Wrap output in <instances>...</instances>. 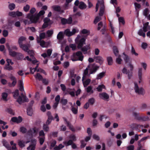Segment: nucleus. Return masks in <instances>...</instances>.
Returning a JSON list of instances; mask_svg holds the SVG:
<instances>
[{"label":"nucleus","mask_w":150,"mask_h":150,"mask_svg":"<svg viewBox=\"0 0 150 150\" xmlns=\"http://www.w3.org/2000/svg\"><path fill=\"white\" fill-rule=\"evenodd\" d=\"M99 67L94 65L90 64L84 70L82 81L84 87L87 86L88 85L91 81L89 79L87 78L89 77L90 74L95 72L98 68Z\"/></svg>","instance_id":"nucleus-1"},{"label":"nucleus","mask_w":150,"mask_h":150,"mask_svg":"<svg viewBox=\"0 0 150 150\" xmlns=\"http://www.w3.org/2000/svg\"><path fill=\"white\" fill-rule=\"evenodd\" d=\"M86 38H85L78 35L75 39V42L77 44V48L80 49L84 54L87 53L88 50L91 49L90 45H86L83 47L84 45L86 44Z\"/></svg>","instance_id":"nucleus-2"},{"label":"nucleus","mask_w":150,"mask_h":150,"mask_svg":"<svg viewBox=\"0 0 150 150\" xmlns=\"http://www.w3.org/2000/svg\"><path fill=\"white\" fill-rule=\"evenodd\" d=\"M13 94L14 98L17 99V101L20 104L28 101V99L25 96V94L23 93H21L20 96L19 95V91L18 89L14 91Z\"/></svg>","instance_id":"nucleus-3"},{"label":"nucleus","mask_w":150,"mask_h":150,"mask_svg":"<svg viewBox=\"0 0 150 150\" xmlns=\"http://www.w3.org/2000/svg\"><path fill=\"white\" fill-rule=\"evenodd\" d=\"M133 68L132 64L129 63L126 67H124L122 70V72L127 75L128 79H129L132 76V72Z\"/></svg>","instance_id":"nucleus-4"},{"label":"nucleus","mask_w":150,"mask_h":150,"mask_svg":"<svg viewBox=\"0 0 150 150\" xmlns=\"http://www.w3.org/2000/svg\"><path fill=\"white\" fill-rule=\"evenodd\" d=\"M83 57L82 52L81 51H78L73 54L71 56V59L73 61L78 60L82 61Z\"/></svg>","instance_id":"nucleus-5"},{"label":"nucleus","mask_w":150,"mask_h":150,"mask_svg":"<svg viewBox=\"0 0 150 150\" xmlns=\"http://www.w3.org/2000/svg\"><path fill=\"white\" fill-rule=\"evenodd\" d=\"M99 8H100L99 15L100 16H102L103 14L104 9V6L103 0H98L96 5V12L98 11Z\"/></svg>","instance_id":"nucleus-6"},{"label":"nucleus","mask_w":150,"mask_h":150,"mask_svg":"<svg viewBox=\"0 0 150 150\" xmlns=\"http://www.w3.org/2000/svg\"><path fill=\"white\" fill-rule=\"evenodd\" d=\"M39 136L38 137L40 144V145H42L44 143L45 138V133L43 130H41L39 132Z\"/></svg>","instance_id":"nucleus-7"},{"label":"nucleus","mask_w":150,"mask_h":150,"mask_svg":"<svg viewBox=\"0 0 150 150\" xmlns=\"http://www.w3.org/2000/svg\"><path fill=\"white\" fill-rule=\"evenodd\" d=\"M27 18L29 19L31 23H36L38 22L40 18L37 15H30V14H28Z\"/></svg>","instance_id":"nucleus-8"},{"label":"nucleus","mask_w":150,"mask_h":150,"mask_svg":"<svg viewBox=\"0 0 150 150\" xmlns=\"http://www.w3.org/2000/svg\"><path fill=\"white\" fill-rule=\"evenodd\" d=\"M31 143L27 148L28 150H35L36 148L37 140L35 139H33L31 141Z\"/></svg>","instance_id":"nucleus-9"},{"label":"nucleus","mask_w":150,"mask_h":150,"mask_svg":"<svg viewBox=\"0 0 150 150\" xmlns=\"http://www.w3.org/2000/svg\"><path fill=\"white\" fill-rule=\"evenodd\" d=\"M134 89L135 92L139 94H143L144 93V90L142 88H139L137 83H134Z\"/></svg>","instance_id":"nucleus-10"},{"label":"nucleus","mask_w":150,"mask_h":150,"mask_svg":"<svg viewBox=\"0 0 150 150\" xmlns=\"http://www.w3.org/2000/svg\"><path fill=\"white\" fill-rule=\"evenodd\" d=\"M39 64L40 62H39L37 60H33V61L32 64L36 65V66L35 68H30V71L32 74H33L35 71H37V69Z\"/></svg>","instance_id":"nucleus-11"},{"label":"nucleus","mask_w":150,"mask_h":150,"mask_svg":"<svg viewBox=\"0 0 150 150\" xmlns=\"http://www.w3.org/2000/svg\"><path fill=\"white\" fill-rule=\"evenodd\" d=\"M61 23L63 24H70L72 23V18L71 17H69L68 19L62 17H60Z\"/></svg>","instance_id":"nucleus-12"},{"label":"nucleus","mask_w":150,"mask_h":150,"mask_svg":"<svg viewBox=\"0 0 150 150\" xmlns=\"http://www.w3.org/2000/svg\"><path fill=\"white\" fill-rule=\"evenodd\" d=\"M22 120L23 119L21 116H19L18 117H13L11 119V121L17 123H19L21 122Z\"/></svg>","instance_id":"nucleus-13"},{"label":"nucleus","mask_w":150,"mask_h":150,"mask_svg":"<svg viewBox=\"0 0 150 150\" xmlns=\"http://www.w3.org/2000/svg\"><path fill=\"white\" fill-rule=\"evenodd\" d=\"M38 129L36 127H34L31 128L28 131L29 134H30L32 135H36L38 132Z\"/></svg>","instance_id":"nucleus-14"},{"label":"nucleus","mask_w":150,"mask_h":150,"mask_svg":"<svg viewBox=\"0 0 150 150\" xmlns=\"http://www.w3.org/2000/svg\"><path fill=\"white\" fill-rule=\"evenodd\" d=\"M99 97L105 100L108 101L109 98V96L106 93L103 92L100 93L99 95Z\"/></svg>","instance_id":"nucleus-15"},{"label":"nucleus","mask_w":150,"mask_h":150,"mask_svg":"<svg viewBox=\"0 0 150 150\" xmlns=\"http://www.w3.org/2000/svg\"><path fill=\"white\" fill-rule=\"evenodd\" d=\"M1 100L5 102L7 101L8 100V94L6 92L2 93Z\"/></svg>","instance_id":"nucleus-16"},{"label":"nucleus","mask_w":150,"mask_h":150,"mask_svg":"<svg viewBox=\"0 0 150 150\" xmlns=\"http://www.w3.org/2000/svg\"><path fill=\"white\" fill-rule=\"evenodd\" d=\"M44 23L42 25L43 28H45L51 23L50 19L47 18H44Z\"/></svg>","instance_id":"nucleus-17"},{"label":"nucleus","mask_w":150,"mask_h":150,"mask_svg":"<svg viewBox=\"0 0 150 150\" xmlns=\"http://www.w3.org/2000/svg\"><path fill=\"white\" fill-rule=\"evenodd\" d=\"M19 47L23 51L27 52L29 50V49L30 47V45L29 44L25 45V44H23L20 45Z\"/></svg>","instance_id":"nucleus-18"},{"label":"nucleus","mask_w":150,"mask_h":150,"mask_svg":"<svg viewBox=\"0 0 150 150\" xmlns=\"http://www.w3.org/2000/svg\"><path fill=\"white\" fill-rule=\"evenodd\" d=\"M142 68H139L138 69V75L139 81V83H140L142 80Z\"/></svg>","instance_id":"nucleus-19"},{"label":"nucleus","mask_w":150,"mask_h":150,"mask_svg":"<svg viewBox=\"0 0 150 150\" xmlns=\"http://www.w3.org/2000/svg\"><path fill=\"white\" fill-rule=\"evenodd\" d=\"M94 59L96 61L100 64H102L104 61V59L103 58L100 56H98L94 57Z\"/></svg>","instance_id":"nucleus-20"},{"label":"nucleus","mask_w":150,"mask_h":150,"mask_svg":"<svg viewBox=\"0 0 150 150\" xmlns=\"http://www.w3.org/2000/svg\"><path fill=\"white\" fill-rule=\"evenodd\" d=\"M138 120L142 121H148L150 120V119L147 116L140 115V116L138 117Z\"/></svg>","instance_id":"nucleus-21"},{"label":"nucleus","mask_w":150,"mask_h":150,"mask_svg":"<svg viewBox=\"0 0 150 150\" xmlns=\"http://www.w3.org/2000/svg\"><path fill=\"white\" fill-rule=\"evenodd\" d=\"M47 114L48 117L46 121V124L47 125H49L51 122L52 120V119L53 117L52 116L51 113L50 112H48Z\"/></svg>","instance_id":"nucleus-22"},{"label":"nucleus","mask_w":150,"mask_h":150,"mask_svg":"<svg viewBox=\"0 0 150 150\" xmlns=\"http://www.w3.org/2000/svg\"><path fill=\"white\" fill-rule=\"evenodd\" d=\"M52 52V50L50 49H48L47 51V54L46 53H44L41 54V56L44 58H45L47 56H50L51 55Z\"/></svg>","instance_id":"nucleus-23"},{"label":"nucleus","mask_w":150,"mask_h":150,"mask_svg":"<svg viewBox=\"0 0 150 150\" xmlns=\"http://www.w3.org/2000/svg\"><path fill=\"white\" fill-rule=\"evenodd\" d=\"M37 42L38 43H40L41 46L43 47H47L46 43L43 40L40 41L38 37L37 38Z\"/></svg>","instance_id":"nucleus-24"},{"label":"nucleus","mask_w":150,"mask_h":150,"mask_svg":"<svg viewBox=\"0 0 150 150\" xmlns=\"http://www.w3.org/2000/svg\"><path fill=\"white\" fill-rule=\"evenodd\" d=\"M30 141H27L25 142L23 141H19L18 142V144L19 146L21 148H23L25 146L26 144H27Z\"/></svg>","instance_id":"nucleus-25"},{"label":"nucleus","mask_w":150,"mask_h":150,"mask_svg":"<svg viewBox=\"0 0 150 150\" xmlns=\"http://www.w3.org/2000/svg\"><path fill=\"white\" fill-rule=\"evenodd\" d=\"M10 78L11 80L12 81V82L10 86H14L16 83V80L15 77L13 76H11Z\"/></svg>","instance_id":"nucleus-26"},{"label":"nucleus","mask_w":150,"mask_h":150,"mask_svg":"<svg viewBox=\"0 0 150 150\" xmlns=\"http://www.w3.org/2000/svg\"><path fill=\"white\" fill-rule=\"evenodd\" d=\"M26 40V38L24 37L21 36L20 37L18 40V43L19 45V46L23 44V42L25 41Z\"/></svg>","instance_id":"nucleus-27"},{"label":"nucleus","mask_w":150,"mask_h":150,"mask_svg":"<svg viewBox=\"0 0 150 150\" xmlns=\"http://www.w3.org/2000/svg\"><path fill=\"white\" fill-rule=\"evenodd\" d=\"M86 92L90 94H92L93 93V88L91 86H89L86 88Z\"/></svg>","instance_id":"nucleus-28"},{"label":"nucleus","mask_w":150,"mask_h":150,"mask_svg":"<svg viewBox=\"0 0 150 150\" xmlns=\"http://www.w3.org/2000/svg\"><path fill=\"white\" fill-rule=\"evenodd\" d=\"M64 34L68 37H70L72 35L71 31H70L69 29H67L64 30Z\"/></svg>","instance_id":"nucleus-29"},{"label":"nucleus","mask_w":150,"mask_h":150,"mask_svg":"<svg viewBox=\"0 0 150 150\" xmlns=\"http://www.w3.org/2000/svg\"><path fill=\"white\" fill-rule=\"evenodd\" d=\"M64 34L62 32H59L57 36V38L59 40H61L64 37Z\"/></svg>","instance_id":"nucleus-30"},{"label":"nucleus","mask_w":150,"mask_h":150,"mask_svg":"<svg viewBox=\"0 0 150 150\" xmlns=\"http://www.w3.org/2000/svg\"><path fill=\"white\" fill-rule=\"evenodd\" d=\"M105 72H103L99 73L97 75L96 79H101L105 76Z\"/></svg>","instance_id":"nucleus-31"},{"label":"nucleus","mask_w":150,"mask_h":150,"mask_svg":"<svg viewBox=\"0 0 150 150\" xmlns=\"http://www.w3.org/2000/svg\"><path fill=\"white\" fill-rule=\"evenodd\" d=\"M15 4L13 3H10L8 6V9L11 11L14 10L15 8Z\"/></svg>","instance_id":"nucleus-32"},{"label":"nucleus","mask_w":150,"mask_h":150,"mask_svg":"<svg viewBox=\"0 0 150 150\" xmlns=\"http://www.w3.org/2000/svg\"><path fill=\"white\" fill-rule=\"evenodd\" d=\"M18 83L20 90L22 91H24L23 84V81L20 80L18 82Z\"/></svg>","instance_id":"nucleus-33"},{"label":"nucleus","mask_w":150,"mask_h":150,"mask_svg":"<svg viewBox=\"0 0 150 150\" xmlns=\"http://www.w3.org/2000/svg\"><path fill=\"white\" fill-rule=\"evenodd\" d=\"M108 64L109 65H112L113 63L112 58L111 57H108L107 58Z\"/></svg>","instance_id":"nucleus-34"},{"label":"nucleus","mask_w":150,"mask_h":150,"mask_svg":"<svg viewBox=\"0 0 150 150\" xmlns=\"http://www.w3.org/2000/svg\"><path fill=\"white\" fill-rule=\"evenodd\" d=\"M105 87L104 85L103 84H101L99 85L97 88L96 89L98 91H101L103 89H105Z\"/></svg>","instance_id":"nucleus-35"},{"label":"nucleus","mask_w":150,"mask_h":150,"mask_svg":"<svg viewBox=\"0 0 150 150\" xmlns=\"http://www.w3.org/2000/svg\"><path fill=\"white\" fill-rule=\"evenodd\" d=\"M3 144L8 150H11V148L10 146L8 143L5 141L3 142Z\"/></svg>","instance_id":"nucleus-36"},{"label":"nucleus","mask_w":150,"mask_h":150,"mask_svg":"<svg viewBox=\"0 0 150 150\" xmlns=\"http://www.w3.org/2000/svg\"><path fill=\"white\" fill-rule=\"evenodd\" d=\"M79 8L81 9H83L86 8V5L83 2H81L79 3Z\"/></svg>","instance_id":"nucleus-37"},{"label":"nucleus","mask_w":150,"mask_h":150,"mask_svg":"<svg viewBox=\"0 0 150 150\" xmlns=\"http://www.w3.org/2000/svg\"><path fill=\"white\" fill-rule=\"evenodd\" d=\"M53 33V30H48L46 33V34L48 37H50L51 36Z\"/></svg>","instance_id":"nucleus-38"},{"label":"nucleus","mask_w":150,"mask_h":150,"mask_svg":"<svg viewBox=\"0 0 150 150\" xmlns=\"http://www.w3.org/2000/svg\"><path fill=\"white\" fill-rule=\"evenodd\" d=\"M31 58H30L29 57L27 56H26L25 58H24L23 59L24 60H25L27 59L28 61L31 62L33 64V60H36V59H35L34 57H30Z\"/></svg>","instance_id":"nucleus-39"},{"label":"nucleus","mask_w":150,"mask_h":150,"mask_svg":"<svg viewBox=\"0 0 150 150\" xmlns=\"http://www.w3.org/2000/svg\"><path fill=\"white\" fill-rule=\"evenodd\" d=\"M63 119H64V120L66 122V123L67 124V125L71 129V130L72 131H74V129L73 128V127H72V126L71 125L70 123L69 122H67V121L66 120V119L65 117H63Z\"/></svg>","instance_id":"nucleus-40"},{"label":"nucleus","mask_w":150,"mask_h":150,"mask_svg":"<svg viewBox=\"0 0 150 150\" xmlns=\"http://www.w3.org/2000/svg\"><path fill=\"white\" fill-rule=\"evenodd\" d=\"M48 125H47L46 124H44L42 128L45 131L48 132L49 131V128Z\"/></svg>","instance_id":"nucleus-41"},{"label":"nucleus","mask_w":150,"mask_h":150,"mask_svg":"<svg viewBox=\"0 0 150 150\" xmlns=\"http://www.w3.org/2000/svg\"><path fill=\"white\" fill-rule=\"evenodd\" d=\"M72 141L70 140L68 141H65L63 142V144L67 146L71 145L72 144Z\"/></svg>","instance_id":"nucleus-42"},{"label":"nucleus","mask_w":150,"mask_h":150,"mask_svg":"<svg viewBox=\"0 0 150 150\" xmlns=\"http://www.w3.org/2000/svg\"><path fill=\"white\" fill-rule=\"evenodd\" d=\"M9 54L10 55L13 57L16 56L17 53L16 52L13 51L11 49L9 50Z\"/></svg>","instance_id":"nucleus-43"},{"label":"nucleus","mask_w":150,"mask_h":150,"mask_svg":"<svg viewBox=\"0 0 150 150\" xmlns=\"http://www.w3.org/2000/svg\"><path fill=\"white\" fill-rule=\"evenodd\" d=\"M79 31V29L77 28H73L72 30L71 33L72 35H74L76 33H78Z\"/></svg>","instance_id":"nucleus-44"},{"label":"nucleus","mask_w":150,"mask_h":150,"mask_svg":"<svg viewBox=\"0 0 150 150\" xmlns=\"http://www.w3.org/2000/svg\"><path fill=\"white\" fill-rule=\"evenodd\" d=\"M27 112L29 115L31 116L33 114V110L32 109L28 108L27 109Z\"/></svg>","instance_id":"nucleus-45"},{"label":"nucleus","mask_w":150,"mask_h":150,"mask_svg":"<svg viewBox=\"0 0 150 150\" xmlns=\"http://www.w3.org/2000/svg\"><path fill=\"white\" fill-rule=\"evenodd\" d=\"M34 76L36 79L39 80H41L42 79V76L39 73H37L36 75H35Z\"/></svg>","instance_id":"nucleus-46"},{"label":"nucleus","mask_w":150,"mask_h":150,"mask_svg":"<svg viewBox=\"0 0 150 150\" xmlns=\"http://www.w3.org/2000/svg\"><path fill=\"white\" fill-rule=\"evenodd\" d=\"M69 47L72 49V50H76V49L77 47V48L76 45L74 44H70L69 45Z\"/></svg>","instance_id":"nucleus-47"},{"label":"nucleus","mask_w":150,"mask_h":150,"mask_svg":"<svg viewBox=\"0 0 150 150\" xmlns=\"http://www.w3.org/2000/svg\"><path fill=\"white\" fill-rule=\"evenodd\" d=\"M16 56L18 59H22L24 57L23 54L20 53H17Z\"/></svg>","instance_id":"nucleus-48"},{"label":"nucleus","mask_w":150,"mask_h":150,"mask_svg":"<svg viewBox=\"0 0 150 150\" xmlns=\"http://www.w3.org/2000/svg\"><path fill=\"white\" fill-rule=\"evenodd\" d=\"M123 57L124 60L126 62H128L129 60V57L127 55L123 54Z\"/></svg>","instance_id":"nucleus-49"},{"label":"nucleus","mask_w":150,"mask_h":150,"mask_svg":"<svg viewBox=\"0 0 150 150\" xmlns=\"http://www.w3.org/2000/svg\"><path fill=\"white\" fill-rule=\"evenodd\" d=\"M64 147V145L62 144H60L58 146H56L54 148V149L55 150H60L62 148Z\"/></svg>","instance_id":"nucleus-50"},{"label":"nucleus","mask_w":150,"mask_h":150,"mask_svg":"<svg viewBox=\"0 0 150 150\" xmlns=\"http://www.w3.org/2000/svg\"><path fill=\"white\" fill-rule=\"evenodd\" d=\"M103 27V30H105V29L104 27H103L102 22H100L98 24V29L99 30L101 29V28Z\"/></svg>","instance_id":"nucleus-51"},{"label":"nucleus","mask_w":150,"mask_h":150,"mask_svg":"<svg viewBox=\"0 0 150 150\" xmlns=\"http://www.w3.org/2000/svg\"><path fill=\"white\" fill-rule=\"evenodd\" d=\"M27 52L28 54L30 55V57H33V56L34 54V53L33 50H29Z\"/></svg>","instance_id":"nucleus-52"},{"label":"nucleus","mask_w":150,"mask_h":150,"mask_svg":"<svg viewBox=\"0 0 150 150\" xmlns=\"http://www.w3.org/2000/svg\"><path fill=\"white\" fill-rule=\"evenodd\" d=\"M52 8L54 11H59L60 10V6H52Z\"/></svg>","instance_id":"nucleus-53"},{"label":"nucleus","mask_w":150,"mask_h":150,"mask_svg":"<svg viewBox=\"0 0 150 150\" xmlns=\"http://www.w3.org/2000/svg\"><path fill=\"white\" fill-rule=\"evenodd\" d=\"M16 12L15 11H11L8 13V15L12 17H15L16 16Z\"/></svg>","instance_id":"nucleus-54"},{"label":"nucleus","mask_w":150,"mask_h":150,"mask_svg":"<svg viewBox=\"0 0 150 150\" xmlns=\"http://www.w3.org/2000/svg\"><path fill=\"white\" fill-rule=\"evenodd\" d=\"M149 13V10L147 8L145 9L143 11V15L145 16L146 17L148 16V14Z\"/></svg>","instance_id":"nucleus-55"},{"label":"nucleus","mask_w":150,"mask_h":150,"mask_svg":"<svg viewBox=\"0 0 150 150\" xmlns=\"http://www.w3.org/2000/svg\"><path fill=\"white\" fill-rule=\"evenodd\" d=\"M113 50L116 56L118 54V51L117 48L116 47H114Z\"/></svg>","instance_id":"nucleus-56"},{"label":"nucleus","mask_w":150,"mask_h":150,"mask_svg":"<svg viewBox=\"0 0 150 150\" xmlns=\"http://www.w3.org/2000/svg\"><path fill=\"white\" fill-rule=\"evenodd\" d=\"M138 33L139 35L142 36L144 37H145L146 35L145 34L143 33V31L142 30H139L138 32Z\"/></svg>","instance_id":"nucleus-57"},{"label":"nucleus","mask_w":150,"mask_h":150,"mask_svg":"<svg viewBox=\"0 0 150 150\" xmlns=\"http://www.w3.org/2000/svg\"><path fill=\"white\" fill-rule=\"evenodd\" d=\"M118 20L120 24L122 23L123 24H125V21L123 17H120L118 18Z\"/></svg>","instance_id":"nucleus-58"},{"label":"nucleus","mask_w":150,"mask_h":150,"mask_svg":"<svg viewBox=\"0 0 150 150\" xmlns=\"http://www.w3.org/2000/svg\"><path fill=\"white\" fill-rule=\"evenodd\" d=\"M45 12L43 10L40 11L39 13L37 14V15L40 18V17L44 15L45 13Z\"/></svg>","instance_id":"nucleus-59"},{"label":"nucleus","mask_w":150,"mask_h":150,"mask_svg":"<svg viewBox=\"0 0 150 150\" xmlns=\"http://www.w3.org/2000/svg\"><path fill=\"white\" fill-rule=\"evenodd\" d=\"M26 128L23 127H20V131L22 133H25L26 132Z\"/></svg>","instance_id":"nucleus-60"},{"label":"nucleus","mask_w":150,"mask_h":150,"mask_svg":"<svg viewBox=\"0 0 150 150\" xmlns=\"http://www.w3.org/2000/svg\"><path fill=\"white\" fill-rule=\"evenodd\" d=\"M101 20V17L100 16H97L96 17L94 22L95 24H96Z\"/></svg>","instance_id":"nucleus-61"},{"label":"nucleus","mask_w":150,"mask_h":150,"mask_svg":"<svg viewBox=\"0 0 150 150\" xmlns=\"http://www.w3.org/2000/svg\"><path fill=\"white\" fill-rule=\"evenodd\" d=\"M131 52L132 54L134 55L135 56H137L138 55V54L136 52L135 50L132 47V48Z\"/></svg>","instance_id":"nucleus-62"},{"label":"nucleus","mask_w":150,"mask_h":150,"mask_svg":"<svg viewBox=\"0 0 150 150\" xmlns=\"http://www.w3.org/2000/svg\"><path fill=\"white\" fill-rule=\"evenodd\" d=\"M81 33L82 34H88L89 33V31L86 29H83L81 31Z\"/></svg>","instance_id":"nucleus-63"},{"label":"nucleus","mask_w":150,"mask_h":150,"mask_svg":"<svg viewBox=\"0 0 150 150\" xmlns=\"http://www.w3.org/2000/svg\"><path fill=\"white\" fill-rule=\"evenodd\" d=\"M92 137L94 139L97 141H98L100 139L99 137L96 134H93L92 136Z\"/></svg>","instance_id":"nucleus-64"}]
</instances>
